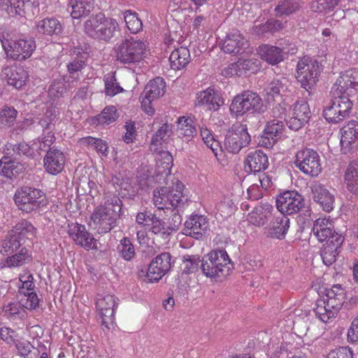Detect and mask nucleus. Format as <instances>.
Returning a JSON list of instances; mask_svg holds the SVG:
<instances>
[{
    "label": "nucleus",
    "instance_id": "obj_42",
    "mask_svg": "<svg viewBox=\"0 0 358 358\" xmlns=\"http://www.w3.org/2000/svg\"><path fill=\"white\" fill-rule=\"evenodd\" d=\"M300 9L299 0H279L274 9L277 17L289 16Z\"/></svg>",
    "mask_w": 358,
    "mask_h": 358
},
{
    "label": "nucleus",
    "instance_id": "obj_1",
    "mask_svg": "<svg viewBox=\"0 0 358 358\" xmlns=\"http://www.w3.org/2000/svg\"><path fill=\"white\" fill-rule=\"evenodd\" d=\"M104 200L103 205L94 208L90 217V225L99 234L108 233L118 226L122 206V201L115 194H106Z\"/></svg>",
    "mask_w": 358,
    "mask_h": 358
},
{
    "label": "nucleus",
    "instance_id": "obj_14",
    "mask_svg": "<svg viewBox=\"0 0 358 358\" xmlns=\"http://www.w3.org/2000/svg\"><path fill=\"white\" fill-rule=\"evenodd\" d=\"M358 90V69L348 70L341 75L332 86V92L338 94L346 93L348 96H355Z\"/></svg>",
    "mask_w": 358,
    "mask_h": 358
},
{
    "label": "nucleus",
    "instance_id": "obj_49",
    "mask_svg": "<svg viewBox=\"0 0 358 358\" xmlns=\"http://www.w3.org/2000/svg\"><path fill=\"white\" fill-rule=\"evenodd\" d=\"M102 15L99 14L90 17L84 24L85 32L92 38H98L100 25L102 22Z\"/></svg>",
    "mask_w": 358,
    "mask_h": 358
},
{
    "label": "nucleus",
    "instance_id": "obj_62",
    "mask_svg": "<svg viewBox=\"0 0 358 358\" xmlns=\"http://www.w3.org/2000/svg\"><path fill=\"white\" fill-rule=\"evenodd\" d=\"M15 346L17 353L24 358H33L32 349L34 346L29 341H15Z\"/></svg>",
    "mask_w": 358,
    "mask_h": 358
},
{
    "label": "nucleus",
    "instance_id": "obj_63",
    "mask_svg": "<svg viewBox=\"0 0 358 358\" xmlns=\"http://www.w3.org/2000/svg\"><path fill=\"white\" fill-rule=\"evenodd\" d=\"M13 160L9 157L4 156L0 160V174L8 178L13 177Z\"/></svg>",
    "mask_w": 358,
    "mask_h": 358
},
{
    "label": "nucleus",
    "instance_id": "obj_24",
    "mask_svg": "<svg viewBox=\"0 0 358 358\" xmlns=\"http://www.w3.org/2000/svg\"><path fill=\"white\" fill-rule=\"evenodd\" d=\"M357 141H358V123L356 121H352L341 130V150L347 154Z\"/></svg>",
    "mask_w": 358,
    "mask_h": 358
},
{
    "label": "nucleus",
    "instance_id": "obj_35",
    "mask_svg": "<svg viewBox=\"0 0 358 358\" xmlns=\"http://www.w3.org/2000/svg\"><path fill=\"white\" fill-rule=\"evenodd\" d=\"M288 80L285 78L274 79L265 88V96L268 101H274L275 97L281 96L287 90Z\"/></svg>",
    "mask_w": 358,
    "mask_h": 358
},
{
    "label": "nucleus",
    "instance_id": "obj_8",
    "mask_svg": "<svg viewBox=\"0 0 358 358\" xmlns=\"http://www.w3.org/2000/svg\"><path fill=\"white\" fill-rule=\"evenodd\" d=\"M275 203L278 210L284 215L308 211L303 196L295 191H287L279 194Z\"/></svg>",
    "mask_w": 358,
    "mask_h": 358
},
{
    "label": "nucleus",
    "instance_id": "obj_31",
    "mask_svg": "<svg viewBox=\"0 0 358 358\" xmlns=\"http://www.w3.org/2000/svg\"><path fill=\"white\" fill-rule=\"evenodd\" d=\"M36 31L39 34L46 36H58L63 30L61 22L55 17H46L36 22Z\"/></svg>",
    "mask_w": 358,
    "mask_h": 358
},
{
    "label": "nucleus",
    "instance_id": "obj_16",
    "mask_svg": "<svg viewBox=\"0 0 358 358\" xmlns=\"http://www.w3.org/2000/svg\"><path fill=\"white\" fill-rule=\"evenodd\" d=\"M283 119L273 120L268 122L264 130V134L260 136L258 144L260 146L270 148L280 138L284 131Z\"/></svg>",
    "mask_w": 358,
    "mask_h": 358
},
{
    "label": "nucleus",
    "instance_id": "obj_37",
    "mask_svg": "<svg viewBox=\"0 0 358 358\" xmlns=\"http://www.w3.org/2000/svg\"><path fill=\"white\" fill-rule=\"evenodd\" d=\"M71 17L79 19L90 15L94 7L93 0H71Z\"/></svg>",
    "mask_w": 358,
    "mask_h": 358
},
{
    "label": "nucleus",
    "instance_id": "obj_17",
    "mask_svg": "<svg viewBox=\"0 0 358 358\" xmlns=\"http://www.w3.org/2000/svg\"><path fill=\"white\" fill-rule=\"evenodd\" d=\"M65 161L64 152L53 146L48 150L43 158V166L48 173L57 175L64 169Z\"/></svg>",
    "mask_w": 358,
    "mask_h": 358
},
{
    "label": "nucleus",
    "instance_id": "obj_12",
    "mask_svg": "<svg viewBox=\"0 0 358 358\" xmlns=\"http://www.w3.org/2000/svg\"><path fill=\"white\" fill-rule=\"evenodd\" d=\"M8 42V47L2 41V45L8 55L14 60L22 61L29 58L36 49L35 41L32 38H19Z\"/></svg>",
    "mask_w": 358,
    "mask_h": 358
},
{
    "label": "nucleus",
    "instance_id": "obj_34",
    "mask_svg": "<svg viewBox=\"0 0 358 358\" xmlns=\"http://www.w3.org/2000/svg\"><path fill=\"white\" fill-rule=\"evenodd\" d=\"M31 261V256L29 254L28 250L25 248H22L19 252L8 257L4 262H0V269L6 267H20Z\"/></svg>",
    "mask_w": 358,
    "mask_h": 358
},
{
    "label": "nucleus",
    "instance_id": "obj_19",
    "mask_svg": "<svg viewBox=\"0 0 358 358\" xmlns=\"http://www.w3.org/2000/svg\"><path fill=\"white\" fill-rule=\"evenodd\" d=\"M343 241L344 237L341 234H335L324 245L320 255L326 266H331L336 262Z\"/></svg>",
    "mask_w": 358,
    "mask_h": 358
},
{
    "label": "nucleus",
    "instance_id": "obj_39",
    "mask_svg": "<svg viewBox=\"0 0 358 358\" xmlns=\"http://www.w3.org/2000/svg\"><path fill=\"white\" fill-rule=\"evenodd\" d=\"M166 84L161 77L151 80L145 86L143 93L151 99H157L163 96L165 92Z\"/></svg>",
    "mask_w": 358,
    "mask_h": 358
},
{
    "label": "nucleus",
    "instance_id": "obj_52",
    "mask_svg": "<svg viewBox=\"0 0 358 358\" xmlns=\"http://www.w3.org/2000/svg\"><path fill=\"white\" fill-rule=\"evenodd\" d=\"M179 135L188 138H192L196 134L195 127L190 119L180 117L178 120Z\"/></svg>",
    "mask_w": 358,
    "mask_h": 358
},
{
    "label": "nucleus",
    "instance_id": "obj_28",
    "mask_svg": "<svg viewBox=\"0 0 358 358\" xmlns=\"http://www.w3.org/2000/svg\"><path fill=\"white\" fill-rule=\"evenodd\" d=\"M313 199L319 203L326 212H330L334 208V196L324 185L315 184L312 187Z\"/></svg>",
    "mask_w": 358,
    "mask_h": 358
},
{
    "label": "nucleus",
    "instance_id": "obj_29",
    "mask_svg": "<svg viewBox=\"0 0 358 358\" xmlns=\"http://www.w3.org/2000/svg\"><path fill=\"white\" fill-rule=\"evenodd\" d=\"M312 233L320 242H329L335 234H339L333 229V225L328 220L319 218L314 222Z\"/></svg>",
    "mask_w": 358,
    "mask_h": 358
},
{
    "label": "nucleus",
    "instance_id": "obj_38",
    "mask_svg": "<svg viewBox=\"0 0 358 358\" xmlns=\"http://www.w3.org/2000/svg\"><path fill=\"white\" fill-rule=\"evenodd\" d=\"M119 24L116 20L106 18L102 15V22L100 25L98 38L99 40L109 41L114 36L115 32L117 31Z\"/></svg>",
    "mask_w": 358,
    "mask_h": 358
},
{
    "label": "nucleus",
    "instance_id": "obj_11",
    "mask_svg": "<svg viewBox=\"0 0 358 358\" xmlns=\"http://www.w3.org/2000/svg\"><path fill=\"white\" fill-rule=\"evenodd\" d=\"M295 157V166L304 174L316 177L321 173L320 157L315 150L310 148L301 150Z\"/></svg>",
    "mask_w": 358,
    "mask_h": 358
},
{
    "label": "nucleus",
    "instance_id": "obj_43",
    "mask_svg": "<svg viewBox=\"0 0 358 358\" xmlns=\"http://www.w3.org/2000/svg\"><path fill=\"white\" fill-rule=\"evenodd\" d=\"M331 97L324 106L323 116L329 122L338 123L343 121V119L339 115L338 108L334 98Z\"/></svg>",
    "mask_w": 358,
    "mask_h": 358
},
{
    "label": "nucleus",
    "instance_id": "obj_9",
    "mask_svg": "<svg viewBox=\"0 0 358 358\" xmlns=\"http://www.w3.org/2000/svg\"><path fill=\"white\" fill-rule=\"evenodd\" d=\"M251 137L246 124H233L227 131L224 138L225 149L231 153L237 154L249 145Z\"/></svg>",
    "mask_w": 358,
    "mask_h": 358
},
{
    "label": "nucleus",
    "instance_id": "obj_51",
    "mask_svg": "<svg viewBox=\"0 0 358 358\" xmlns=\"http://www.w3.org/2000/svg\"><path fill=\"white\" fill-rule=\"evenodd\" d=\"M117 249L120 257L126 261L131 260L136 254L134 246L127 237H124L120 241Z\"/></svg>",
    "mask_w": 358,
    "mask_h": 358
},
{
    "label": "nucleus",
    "instance_id": "obj_44",
    "mask_svg": "<svg viewBox=\"0 0 358 358\" xmlns=\"http://www.w3.org/2000/svg\"><path fill=\"white\" fill-rule=\"evenodd\" d=\"M315 315L323 322H329L331 319L335 318L337 313L327 307L326 300H317L316 307L314 308Z\"/></svg>",
    "mask_w": 358,
    "mask_h": 358
},
{
    "label": "nucleus",
    "instance_id": "obj_27",
    "mask_svg": "<svg viewBox=\"0 0 358 358\" xmlns=\"http://www.w3.org/2000/svg\"><path fill=\"white\" fill-rule=\"evenodd\" d=\"M96 306L103 320L102 324H106L107 320H111L114 315L115 296L111 294L98 295Z\"/></svg>",
    "mask_w": 358,
    "mask_h": 358
},
{
    "label": "nucleus",
    "instance_id": "obj_56",
    "mask_svg": "<svg viewBox=\"0 0 358 358\" xmlns=\"http://www.w3.org/2000/svg\"><path fill=\"white\" fill-rule=\"evenodd\" d=\"M118 117L117 110L114 106H106L101 114L96 116L98 124H109Z\"/></svg>",
    "mask_w": 358,
    "mask_h": 358
},
{
    "label": "nucleus",
    "instance_id": "obj_4",
    "mask_svg": "<svg viewBox=\"0 0 358 358\" xmlns=\"http://www.w3.org/2000/svg\"><path fill=\"white\" fill-rule=\"evenodd\" d=\"M13 199L17 208L26 213L36 212L47 205L44 192L33 187L24 186L17 189Z\"/></svg>",
    "mask_w": 358,
    "mask_h": 358
},
{
    "label": "nucleus",
    "instance_id": "obj_13",
    "mask_svg": "<svg viewBox=\"0 0 358 358\" xmlns=\"http://www.w3.org/2000/svg\"><path fill=\"white\" fill-rule=\"evenodd\" d=\"M173 264L169 252L158 255L149 264L146 275L148 280L151 282L159 281L170 271Z\"/></svg>",
    "mask_w": 358,
    "mask_h": 358
},
{
    "label": "nucleus",
    "instance_id": "obj_46",
    "mask_svg": "<svg viewBox=\"0 0 358 358\" xmlns=\"http://www.w3.org/2000/svg\"><path fill=\"white\" fill-rule=\"evenodd\" d=\"M66 83H68V85L69 84L71 85V81H70L69 78L67 80L65 78L54 80L48 89L49 96L54 99L64 96L67 90Z\"/></svg>",
    "mask_w": 358,
    "mask_h": 358
},
{
    "label": "nucleus",
    "instance_id": "obj_20",
    "mask_svg": "<svg viewBox=\"0 0 358 358\" xmlns=\"http://www.w3.org/2000/svg\"><path fill=\"white\" fill-rule=\"evenodd\" d=\"M69 236L76 244L87 250L96 247V240L85 229V227L79 224H72L68 230Z\"/></svg>",
    "mask_w": 358,
    "mask_h": 358
},
{
    "label": "nucleus",
    "instance_id": "obj_64",
    "mask_svg": "<svg viewBox=\"0 0 358 358\" xmlns=\"http://www.w3.org/2000/svg\"><path fill=\"white\" fill-rule=\"evenodd\" d=\"M327 358H352V351L348 347H340L331 350Z\"/></svg>",
    "mask_w": 358,
    "mask_h": 358
},
{
    "label": "nucleus",
    "instance_id": "obj_47",
    "mask_svg": "<svg viewBox=\"0 0 358 358\" xmlns=\"http://www.w3.org/2000/svg\"><path fill=\"white\" fill-rule=\"evenodd\" d=\"M127 27L132 34H136L143 29V23L137 13L127 10L123 13Z\"/></svg>",
    "mask_w": 358,
    "mask_h": 358
},
{
    "label": "nucleus",
    "instance_id": "obj_26",
    "mask_svg": "<svg viewBox=\"0 0 358 358\" xmlns=\"http://www.w3.org/2000/svg\"><path fill=\"white\" fill-rule=\"evenodd\" d=\"M289 228V219L282 214L281 216L276 217L269 227L265 228L266 236L275 238L280 240L283 239Z\"/></svg>",
    "mask_w": 358,
    "mask_h": 358
},
{
    "label": "nucleus",
    "instance_id": "obj_48",
    "mask_svg": "<svg viewBox=\"0 0 358 358\" xmlns=\"http://www.w3.org/2000/svg\"><path fill=\"white\" fill-rule=\"evenodd\" d=\"M102 15L99 14L90 17L84 24L85 32L92 38H98L100 25L102 22Z\"/></svg>",
    "mask_w": 358,
    "mask_h": 358
},
{
    "label": "nucleus",
    "instance_id": "obj_2",
    "mask_svg": "<svg viewBox=\"0 0 358 358\" xmlns=\"http://www.w3.org/2000/svg\"><path fill=\"white\" fill-rule=\"evenodd\" d=\"M184 185L177 182L171 187H160L153 191L152 200L155 206L159 210L171 207L182 208L188 202L187 196L184 194Z\"/></svg>",
    "mask_w": 358,
    "mask_h": 358
},
{
    "label": "nucleus",
    "instance_id": "obj_15",
    "mask_svg": "<svg viewBox=\"0 0 358 358\" xmlns=\"http://www.w3.org/2000/svg\"><path fill=\"white\" fill-rule=\"evenodd\" d=\"M248 46V41L241 34L240 31L234 29L223 39L222 50L229 54H241Z\"/></svg>",
    "mask_w": 358,
    "mask_h": 358
},
{
    "label": "nucleus",
    "instance_id": "obj_5",
    "mask_svg": "<svg viewBox=\"0 0 358 358\" xmlns=\"http://www.w3.org/2000/svg\"><path fill=\"white\" fill-rule=\"evenodd\" d=\"M273 115L278 119H283L287 127L294 131L301 129L310 117L309 105L305 101H296L292 109V116L287 118V109L285 103H279L273 108Z\"/></svg>",
    "mask_w": 358,
    "mask_h": 358
},
{
    "label": "nucleus",
    "instance_id": "obj_45",
    "mask_svg": "<svg viewBox=\"0 0 358 358\" xmlns=\"http://www.w3.org/2000/svg\"><path fill=\"white\" fill-rule=\"evenodd\" d=\"M149 232L162 237L164 239L168 238L171 234V231L166 226V223L160 219L159 217L155 215L152 219L150 224H148Z\"/></svg>",
    "mask_w": 358,
    "mask_h": 358
},
{
    "label": "nucleus",
    "instance_id": "obj_58",
    "mask_svg": "<svg viewBox=\"0 0 358 358\" xmlns=\"http://www.w3.org/2000/svg\"><path fill=\"white\" fill-rule=\"evenodd\" d=\"M105 92L110 96H113L123 91V88L120 87L114 75L107 74L104 77Z\"/></svg>",
    "mask_w": 358,
    "mask_h": 358
},
{
    "label": "nucleus",
    "instance_id": "obj_41",
    "mask_svg": "<svg viewBox=\"0 0 358 358\" xmlns=\"http://www.w3.org/2000/svg\"><path fill=\"white\" fill-rule=\"evenodd\" d=\"M22 238L12 230L6 236L5 239L2 241L0 246V252L3 254L13 253L22 245Z\"/></svg>",
    "mask_w": 358,
    "mask_h": 358
},
{
    "label": "nucleus",
    "instance_id": "obj_33",
    "mask_svg": "<svg viewBox=\"0 0 358 358\" xmlns=\"http://www.w3.org/2000/svg\"><path fill=\"white\" fill-rule=\"evenodd\" d=\"M189 50L185 47H180L172 51L169 57L170 65L173 70L185 68L190 62Z\"/></svg>",
    "mask_w": 358,
    "mask_h": 358
},
{
    "label": "nucleus",
    "instance_id": "obj_54",
    "mask_svg": "<svg viewBox=\"0 0 358 358\" xmlns=\"http://www.w3.org/2000/svg\"><path fill=\"white\" fill-rule=\"evenodd\" d=\"M20 237L26 236L27 238H32L35 236L36 229L32 224L26 220L16 224L13 230Z\"/></svg>",
    "mask_w": 358,
    "mask_h": 358
},
{
    "label": "nucleus",
    "instance_id": "obj_6",
    "mask_svg": "<svg viewBox=\"0 0 358 358\" xmlns=\"http://www.w3.org/2000/svg\"><path fill=\"white\" fill-rule=\"evenodd\" d=\"M146 42L131 37L123 40L115 48L117 61L122 64H135L144 57Z\"/></svg>",
    "mask_w": 358,
    "mask_h": 358
},
{
    "label": "nucleus",
    "instance_id": "obj_10",
    "mask_svg": "<svg viewBox=\"0 0 358 358\" xmlns=\"http://www.w3.org/2000/svg\"><path fill=\"white\" fill-rule=\"evenodd\" d=\"M261 97L251 91H244L235 96L229 107L230 112L236 115H243L252 110L255 112L263 111Z\"/></svg>",
    "mask_w": 358,
    "mask_h": 358
},
{
    "label": "nucleus",
    "instance_id": "obj_25",
    "mask_svg": "<svg viewBox=\"0 0 358 358\" xmlns=\"http://www.w3.org/2000/svg\"><path fill=\"white\" fill-rule=\"evenodd\" d=\"M258 67L257 60L238 59L236 62L230 64L222 71L225 76H241L248 71L255 72Z\"/></svg>",
    "mask_w": 358,
    "mask_h": 358
},
{
    "label": "nucleus",
    "instance_id": "obj_60",
    "mask_svg": "<svg viewBox=\"0 0 358 358\" xmlns=\"http://www.w3.org/2000/svg\"><path fill=\"white\" fill-rule=\"evenodd\" d=\"M83 142L88 145L92 146L101 155L107 156L108 152V146L105 141L92 136H87L83 138Z\"/></svg>",
    "mask_w": 358,
    "mask_h": 358
},
{
    "label": "nucleus",
    "instance_id": "obj_55",
    "mask_svg": "<svg viewBox=\"0 0 358 358\" xmlns=\"http://www.w3.org/2000/svg\"><path fill=\"white\" fill-rule=\"evenodd\" d=\"M17 111L13 106H4L0 109V124L11 126L16 120Z\"/></svg>",
    "mask_w": 358,
    "mask_h": 358
},
{
    "label": "nucleus",
    "instance_id": "obj_40",
    "mask_svg": "<svg viewBox=\"0 0 358 358\" xmlns=\"http://www.w3.org/2000/svg\"><path fill=\"white\" fill-rule=\"evenodd\" d=\"M85 55H80L68 64L67 69L71 75L70 78H72L71 85L69 84V88H72L77 85L80 79L78 72L81 71L85 66Z\"/></svg>",
    "mask_w": 358,
    "mask_h": 358
},
{
    "label": "nucleus",
    "instance_id": "obj_22",
    "mask_svg": "<svg viewBox=\"0 0 358 358\" xmlns=\"http://www.w3.org/2000/svg\"><path fill=\"white\" fill-rule=\"evenodd\" d=\"M1 77L8 85L19 89L25 85L27 73L22 67L6 66L2 69Z\"/></svg>",
    "mask_w": 358,
    "mask_h": 358
},
{
    "label": "nucleus",
    "instance_id": "obj_18",
    "mask_svg": "<svg viewBox=\"0 0 358 358\" xmlns=\"http://www.w3.org/2000/svg\"><path fill=\"white\" fill-rule=\"evenodd\" d=\"M38 4V0H0V6L10 15L33 12Z\"/></svg>",
    "mask_w": 358,
    "mask_h": 358
},
{
    "label": "nucleus",
    "instance_id": "obj_59",
    "mask_svg": "<svg viewBox=\"0 0 358 358\" xmlns=\"http://www.w3.org/2000/svg\"><path fill=\"white\" fill-rule=\"evenodd\" d=\"M22 310L23 306L20 303V301H11L2 307L3 315L9 319L17 318Z\"/></svg>",
    "mask_w": 358,
    "mask_h": 358
},
{
    "label": "nucleus",
    "instance_id": "obj_3",
    "mask_svg": "<svg viewBox=\"0 0 358 358\" xmlns=\"http://www.w3.org/2000/svg\"><path fill=\"white\" fill-rule=\"evenodd\" d=\"M200 268L206 277L213 278L229 275L234 265L225 250H218L203 257Z\"/></svg>",
    "mask_w": 358,
    "mask_h": 358
},
{
    "label": "nucleus",
    "instance_id": "obj_61",
    "mask_svg": "<svg viewBox=\"0 0 358 358\" xmlns=\"http://www.w3.org/2000/svg\"><path fill=\"white\" fill-rule=\"evenodd\" d=\"M20 298V303L28 310H34L38 306L39 300L34 292L22 294Z\"/></svg>",
    "mask_w": 358,
    "mask_h": 358
},
{
    "label": "nucleus",
    "instance_id": "obj_53",
    "mask_svg": "<svg viewBox=\"0 0 358 358\" xmlns=\"http://www.w3.org/2000/svg\"><path fill=\"white\" fill-rule=\"evenodd\" d=\"M172 134V125L167 123L163 124L152 136L151 143L157 145L162 142H166Z\"/></svg>",
    "mask_w": 358,
    "mask_h": 358
},
{
    "label": "nucleus",
    "instance_id": "obj_36",
    "mask_svg": "<svg viewBox=\"0 0 358 358\" xmlns=\"http://www.w3.org/2000/svg\"><path fill=\"white\" fill-rule=\"evenodd\" d=\"M330 95L334 97L336 101L339 110V115H341L343 120L348 117L353 106V98L355 96H348L346 93H342L341 94L338 93V94H336L332 92V88L330 91Z\"/></svg>",
    "mask_w": 358,
    "mask_h": 358
},
{
    "label": "nucleus",
    "instance_id": "obj_32",
    "mask_svg": "<svg viewBox=\"0 0 358 358\" xmlns=\"http://www.w3.org/2000/svg\"><path fill=\"white\" fill-rule=\"evenodd\" d=\"M257 52L263 60L271 65L278 64L284 59L280 45H262L258 48Z\"/></svg>",
    "mask_w": 358,
    "mask_h": 358
},
{
    "label": "nucleus",
    "instance_id": "obj_7",
    "mask_svg": "<svg viewBox=\"0 0 358 358\" xmlns=\"http://www.w3.org/2000/svg\"><path fill=\"white\" fill-rule=\"evenodd\" d=\"M322 71V66L314 59L304 57L297 64L296 79L308 92L315 87Z\"/></svg>",
    "mask_w": 358,
    "mask_h": 358
},
{
    "label": "nucleus",
    "instance_id": "obj_21",
    "mask_svg": "<svg viewBox=\"0 0 358 358\" xmlns=\"http://www.w3.org/2000/svg\"><path fill=\"white\" fill-rule=\"evenodd\" d=\"M208 222L204 216L192 215L185 223V234L195 239H200L208 229Z\"/></svg>",
    "mask_w": 358,
    "mask_h": 358
},
{
    "label": "nucleus",
    "instance_id": "obj_30",
    "mask_svg": "<svg viewBox=\"0 0 358 358\" xmlns=\"http://www.w3.org/2000/svg\"><path fill=\"white\" fill-rule=\"evenodd\" d=\"M345 298V292L341 285H334L330 289L327 290L326 300L327 307L334 310V313H338L343 305Z\"/></svg>",
    "mask_w": 358,
    "mask_h": 358
},
{
    "label": "nucleus",
    "instance_id": "obj_57",
    "mask_svg": "<svg viewBox=\"0 0 358 358\" xmlns=\"http://www.w3.org/2000/svg\"><path fill=\"white\" fill-rule=\"evenodd\" d=\"M201 263L199 256L196 255H185L183 256L182 270V273L189 274L198 271L199 263Z\"/></svg>",
    "mask_w": 358,
    "mask_h": 358
},
{
    "label": "nucleus",
    "instance_id": "obj_50",
    "mask_svg": "<svg viewBox=\"0 0 358 358\" xmlns=\"http://www.w3.org/2000/svg\"><path fill=\"white\" fill-rule=\"evenodd\" d=\"M338 3V0H314L311 2L310 8L313 12L327 14L332 11Z\"/></svg>",
    "mask_w": 358,
    "mask_h": 358
},
{
    "label": "nucleus",
    "instance_id": "obj_23",
    "mask_svg": "<svg viewBox=\"0 0 358 358\" xmlns=\"http://www.w3.org/2000/svg\"><path fill=\"white\" fill-rule=\"evenodd\" d=\"M267 155L260 150L250 152L245 159V170L248 173H262L268 168Z\"/></svg>",
    "mask_w": 358,
    "mask_h": 358
}]
</instances>
